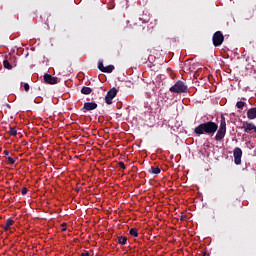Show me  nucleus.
Instances as JSON below:
<instances>
[{"label": "nucleus", "instance_id": "nucleus-22", "mask_svg": "<svg viewBox=\"0 0 256 256\" xmlns=\"http://www.w3.org/2000/svg\"><path fill=\"white\" fill-rule=\"evenodd\" d=\"M27 193H29V190L27 189V187H23L21 190V194L22 195H27Z\"/></svg>", "mask_w": 256, "mask_h": 256}, {"label": "nucleus", "instance_id": "nucleus-6", "mask_svg": "<svg viewBox=\"0 0 256 256\" xmlns=\"http://www.w3.org/2000/svg\"><path fill=\"white\" fill-rule=\"evenodd\" d=\"M43 79L47 85H57L59 83V78L53 77L51 74H44Z\"/></svg>", "mask_w": 256, "mask_h": 256}, {"label": "nucleus", "instance_id": "nucleus-17", "mask_svg": "<svg viewBox=\"0 0 256 256\" xmlns=\"http://www.w3.org/2000/svg\"><path fill=\"white\" fill-rule=\"evenodd\" d=\"M129 234L131 235V237H139V232L136 228L130 229Z\"/></svg>", "mask_w": 256, "mask_h": 256}, {"label": "nucleus", "instance_id": "nucleus-2", "mask_svg": "<svg viewBox=\"0 0 256 256\" xmlns=\"http://www.w3.org/2000/svg\"><path fill=\"white\" fill-rule=\"evenodd\" d=\"M226 134H227V121L225 120V116L221 115L220 127L215 135V141H223V139H225Z\"/></svg>", "mask_w": 256, "mask_h": 256}, {"label": "nucleus", "instance_id": "nucleus-21", "mask_svg": "<svg viewBox=\"0 0 256 256\" xmlns=\"http://www.w3.org/2000/svg\"><path fill=\"white\" fill-rule=\"evenodd\" d=\"M98 69H99V71H101L102 73H104V71H105V66L103 65L102 62H98Z\"/></svg>", "mask_w": 256, "mask_h": 256}, {"label": "nucleus", "instance_id": "nucleus-3", "mask_svg": "<svg viewBox=\"0 0 256 256\" xmlns=\"http://www.w3.org/2000/svg\"><path fill=\"white\" fill-rule=\"evenodd\" d=\"M188 87L185 82L178 80L172 87L169 88L170 93H187Z\"/></svg>", "mask_w": 256, "mask_h": 256}, {"label": "nucleus", "instance_id": "nucleus-28", "mask_svg": "<svg viewBox=\"0 0 256 256\" xmlns=\"http://www.w3.org/2000/svg\"><path fill=\"white\" fill-rule=\"evenodd\" d=\"M187 216H185V215H182L181 217H180V220L181 221H185V218H186Z\"/></svg>", "mask_w": 256, "mask_h": 256}, {"label": "nucleus", "instance_id": "nucleus-19", "mask_svg": "<svg viewBox=\"0 0 256 256\" xmlns=\"http://www.w3.org/2000/svg\"><path fill=\"white\" fill-rule=\"evenodd\" d=\"M6 161L9 163V165H15V158L11 156H7Z\"/></svg>", "mask_w": 256, "mask_h": 256}, {"label": "nucleus", "instance_id": "nucleus-14", "mask_svg": "<svg viewBox=\"0 0 256 256\" xmlns=\"http://www.w3.org/2000/svg\"><path fill=\"white\" fill-rule=\"evenodd\" d=\"M118 243L119 245H127V237H124V236L118 237Z\"/></svg>", "mask_w": 256, "mask_h": 256}, {"label": "nucleus", "instance_id": "nucleus-20", "mask_svg": "<svg viewBox=\"0 0 256 256\" xmlns=\"http://www.w3.org/2000/svg\"><path fill=\"white\" fill-rule=\"evenodd\" d=\"M14 223L15 221H13V218H8L5 225L7 227H11V225H13Z\"/></svg>", "mask_w": 256, "mask_h": 256}, {"label": "nucleus", "instance_id": "nucleus-1", "mask_svg": "<svg viewBox=\"0 0 256 256\" xmlns=\"http://www.w3.org/2000/svg\"><path fill=\"white\" fill-rule=\"evenodd\" d=\"M219 129V125L213 121H208L201 123L196 128H194V133L197 135V137H201V135H211L217 133Z\"/></svg>", "mask_w": 256, "mask_h": 256}, {"label": "nucleus", "instance_id": "nucleus-13", "mask_svg": "<svg viewBox=\"0 0 256 256\" xmlns=\"http://www.w3.org/2000/svg\"><path fill=\"white\" fill-rule=\"evenodd\" d=\"M114 70H115V66L113 65H108L104 67V73H113Z\"/></svg>", "mask_w": 256, "mask_h": 256}, {"label": "nucleus", "instance_id": "nucleus-7", "mask_svg": "<svg viewBox=\"0 0 256 256\" xmlns=\"http://www.w3.org/2000/svg\"><path fill=\"white\" fill-rule=\"evenodd\" d=\"M233 155H234L235 165H241V158L243 157V150H241V148L237 147L234 149Z\"/></svg>", "mask_w": 256, "mask_h": 256}, {"label": "nucleus", "instance_id": "nucleus-12", "mask_svg": "<svg viewBox=\"0 0 256 256\" xmlns=\"http://www.w3.org/2000/svg\"><path fill=\"white\" fill-rule=\"evenodd\" d=\"M149 173H153V175H159L161 173V169L159 167H151Z\"/></svg>", "mask_w": 256, "mask_h": 256}, {"label": "nucleus", "instance_id": "nucleus-11", "mask_svg": "<svg viewBox=\"0 0 256 256\" xmlns=\"http://www.w3.org/2000/svg\"><path fill=\"white\" fill-rule=\"evenodd\" d=\"M81 93L82 95H91V93H93V89H91L90 87L84 86L81 89Z\"/></svg>", "mask_w": 256, "mask_h": 256}, {"label": "nucleus", "instance_id": "nucleus-5", "mask_svg": "<svg viewBox=\"0 0 256 256\" xmlns=\"http://www.w3.org/2000/svg\"><path fill=\"white\" fill-rule=\"evenodd\" d=\"M117 93H118L117 88L115 87L111 88L105 96V103L107 105H111L113 103V99L117 97Z\"/></svg>", "mask_w": 256, "mask_h": 256}, {"label": "nucleus", "instance_id": "nucleus-26", "mask_svg": "<svg viewBox=\"0 0 256 256\" xmlns=\"http://www.w3.org/2000/svg\"><path fill=\"white\" fill-rule=\"evenodd\" d=\"M3 229H4V231H7L8 229H11V227H9V226H7V224H5V225L3 226Z\"/></svg>", "mask_w": 256, "mask_h": 256}, {"label": "nucleus", "instance_id": "nucleus-23", "mask_svg": "<svg viewBox=\"0 0 256 256\" xmlns=\"http://www.w3.org/2000/svg\"><path fill=\"white\" fill-rule=\"evenodd\" d=\"M23 87H24V91L26 92L29 91L30 89L29 83H24Z\"/></svg>", "mask_w": 256, "mask_h": 256}, {"label": "nucleus", "instance_id": "nucleus-31", "mask_svg": "<svg viewBox=\"0 0 256 256\" xmlns=\"http://www.w3.org/2000/svg\"><path fill=\"white\" fill-rule=\"evenodd\" d=\"M99 99L101 100V99H102V97H101V96H99Z\"/></svg>", "mask_w": 256, "mask_h": 256}, {"label": "nucleus", "instance_id": "nucleus-18", "mask_svg": "<svg viewBox=\"0 0 256 256\" xmlns=\"http://www.w3.org/2000/svg\"><path fill=\"white\" fill-rule=\"evenodd\" d=\"M9 133L11 135V137H17V129L10 127Z\"/></svg>", "mask_w": 256, "mask_h": 256}, {"label": "nucleus", "instance_id": "nucleus-16", "mask_svg": "<svg viewBox=\"0 0 256 256\" xmlns=\"http://www.w3.org/2000/svg\"><path fill=\"white\" fill-rule=\"evenodd\" d=\"M246 105H247V103H245L244 101H238V102L236 103L237 109H241V110H243Z\"/></svg>", "mask_w": 256, "mask_h": 256}, {"label": "nucleus", "instance_id": "nucleus-10", "mask_svg": "<svg viewBox=\"0 0 256 256\" xmlns=\"http://www.w3.org/2000/svg\"><path fill=\"white\" fill-rule=\"evenodd\" d=\"M247 117L250 121L256 119V107L247 110Z\"/></svg>", "mask_w": 256, "mask_h": 256}, {"label": "nucleus", "instance_id": "nucleus-15", "mask_svg": "<svg viewBox=\"0 0 256 256\" xmlns=\"http://www.w3.org/2000/svg\"><path fill=\"white\" fill-rule=\"evenodd\" d=\"M3 65H4V69H8V70L13 69V66L11 65V63L9 62V60H4V61H3Z\"/></svg>", "mask_w": 256, "mask_h": 256}, {"label": "nucleus", "instance_id": "nucleus-9", "mask_svg": "<svg viewBox=\"0 0 256 256\" xmlns=\"http://www.w3.org/2000/svg\"><path fill=\"white\" fill-rule=\"evenodd\" d=\"M97 109V103L95 102H85L84 106L82 108V111L84 113H87V111H95Z\"/></svg>", "mask_w": 256, "mask_h": 256}, {"label": "nucleus", "instance_id": "nucleus-24", "mask_svg": "<svg viewBox=\"0 0 256 256\" xmlns=\"http://www.w3.org/2000/svg\"><path fill=\"white\" fill-rule=\"evenodd\" d=\"M118 166H119L121 169H127V167L125 166V163H124V162H119V163H118Z\"/></svg>", "mask_w": 256, "mask_h": 256}, {"label": "nucleus", "instance_id": "nucleus-27", "mask_svg": "<svg viewBox=\"0 0 256 256\" xmlns=\"http://www.w3.org/2000/svg\"><path fill=\"white\" fill-rule=\"evenodd\" d=\"M4 155H5V157H9V152H8V150H4Z\"/></svg>", "mask_w": 256, "mask_h": 256}, {"label": "nucleus", "instance_id": "nucleus-25", "mask_svg": "<svg viewBox=\"0 0 256 256\" xmlns=\"http://www.w3.org/2000/svg\"><path fill=\"white\" fill-rule=\"evenodd\" d=\"M61 229H62V231H67V224H66V223H63V224L61 225Z\"/></svg>", "mask_w": 256, "mask_h": 256}, {"label": "nucleus", "instance_id": "nucleus-4", "mask_svg": "<svg viewBox=\"0 0 256 256\" xmlns=\"http://www.w3.org/2000/svg\"><path fill=\"white\" fill-rule=\"evenodd\" d=\"M223 41H225V36H223V32L216 31L212 36V43L214 47H221V45H223Z\"/></svg>", "mask_w": 256, "mask_h": 256}, {"label": "nucleus", "instance_id": "nucleus-30", "mask_svg": "<svg viewBox=\"0 0 256 256\" xmlns=\"http://www.w3.org/2000/svg\"><path fill=\"white\" fill-rule=\"evenodd\" d=\"M143 23H149V20H143Z\"/></svg>", "mask_w": 256, "mask_h": 256}, {"label": "nucleus", "instance_id": "nucleus-29", "mask_svg": "<svg viewBox=\"0 0 256 256\" xmlns=\"http://www.w3.org/2000/svg\"><path fill=\"white\" fill-rule=\"evenodd\" d=\"M81 256H89V252L82 253Z\"/></svg>", "mask_w": 256, "mask_h": 256}, {"label": "nucleus", "instance_id": "nucleus-8", "mask_svg": "<svg viewBox=\"0 0 256 256\" xmlns=\"http://www.w3.org/2000/svg\"><path fill=\"white\" fill-rule=\"evenodd\" d=\"M241 129H244L245 133H251V131L256 133V126L251 122H243Z\"/></svg>", "mask_w": 256, "mask_h": 256}]
</instances>
